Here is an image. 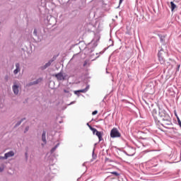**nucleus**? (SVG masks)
Instances as JSON below:
<instances>
[{
  "mask_svg": "<svg viewBox=\"0 0 181 181\" xmlns=\"http://www.w3.org/2000/svg\"><path fill=\"white\" fill-rule=\"evenodd\" d=\"M47 181H49L50 180V179H49V180H46Z\"/></svg>",
  "mask_w": 181,
  "mask_h": 181,
  "instance_id": "35",
  "label": "nucleus"
},
{
  "mask_svg": "<svg viewBox=\"0 0 181 181\" xmlns=\"http://www.w3.org/2000/svg\"><path fill=\"white\" fill-rule=\"evenodd\" d=\"M95 135L97 137H98L99 142H101V141H103V132H97Z\"/></svg>",
  "mask_w": 181,
  "mask_h": 181,
  "instance_id": "11",
  "label": "nucleus"
},
{
  "mask_svg": "<svg viewBox=\"0 0 181 181\" xmlns=\"http://www.w3.org/2000/svg\"><path fill=\"white\" fill-rule=\"evenodd\" d=\"M4 169H5V167H4V165H2L0 167V172H4Z\"/></svg>",
  "mask_w": 181,
  "mask_h": 181,
  "instance_id": "22",
  "label": "nucleus"
},
{
  "mask_svg": "<svg viewBox=\"0 0 181 181\" xmlns=\"http://www.w3.org/2000/svg\"><path fill=\"white\" fill-rule=\"evenodd\" d=\"M170 5H171V11H172V12H173V11H175V9H176V8H177V6H176V4H175V3H173V1L170 2Z\"/></svg>",
  "mask_w": 181,
  "mask_h": 181,
  "instance_id": "14",
  "label": "nucleus"
},
{
  "mask_svg": "<svg viewBox=\"0 0 181 181\" xmlns=\"http://www.w3.org/2000/svg\"><path fill=\"white\" fill-rule=\"evenodd\" d=\"M179 67H180V65L178 66V69H179Z\"/></svg>",
  "mask_w": 181,
  "mask_h": 181,
  "instance_id": "36",
  "label": "nucleus"
},
{
  "mask_svg": "<svg viewBox=\"0 0 181 181\" xmlns=\"http://www.w3.org/2000/svg\"><path fill=\"white\" fill-rule=\"evenodd\" d=\"M88 88H90V86H87L84 89H81L79 90H75L74 94L76 95L78 94V93H87L88 91Z\"/></svg>",
  "mask_w": 181,
  "mask_h": 181,
  "instance_id": "7",
  "label": "nucleus"
},
{
  "mask_svg": "<svg viewBox=\"0 0 181 181\" xmlns=\"http://www.w3.org/2000/svg\"><path fill=\"white\" fill-rule=\"evenodd\" d=\"M14 155H15V153L11 151H8V153H6L4 154V156H0V159L1 160H5V159H8V158H12V156H14Z\"/></svg>",
  "mask_w": 181,
  "mask_h": 181,
  "instance_id": "5",
  "label": "nucleus"
},
{
  "mask_svg": "<svg viewBox=\"0 0 181 181\" xmlns=\"http://www.w3.org/2000/svg\"><path fill=\"white\" fill-rule=\"evenodd\" d=\"M20 71H21V64L16 63V69H14V71H13V74H15V76H16V74H18V73H20Z\"/></svg>",
  "mask_w": 181,
  "mask_h": 181,
  "instance_id": "8",
  "label": "nucleus"
},
{
  "mask_svg": "<svg viewBox=\"0 0 181 181\" xmlns=\"http://www.w3.org/2000/svg\"><path fill=\"white\" fill-rule=\"evenodd\" d=\"M100 40V37L98 35H95L94 38L92 40V41L87 45V47L85 48V53L88 56H90L92 57L93 54H91L92 52H94V49H95L96 46H98V41Z\"/></svg>",
  "mask_w": 181,
  "mask_h": 181,
  "instance_id": "1",
  "label": "nucleus"
},
{
  "mask_svg": "<svg viewBox=\"0 0 181 181\" xmlns=\"http://www.w3.org/2000/svg\"><path fill=\"white\" fill-rule=\"evenodd\" d=\"M111 173L112 175H115V176H119V173H118L117 171H113Z\"/></svg>",
  "mask_w": 181,
  "mask_h": 181,
  "instance_id": "20",
  "label": "nucleus"
},
{
  "mask_svg": "<svg viewBox=\"0 0 181 181\" xmlns=\"http://www.w3.org/2000/svg\"><path fill=\"white\" fill-rule=\"evenodd\" d=\"M19 86H21V83H19V81L13 82L12 90L15 95H18V94H19Z\"/></svg>",
  "mask_w": 181,
  "mask_h": 181,
  "instance_id": "3",
  "label": "nucleus"
},
{
  "mask_svg": "<svg viewBox=\"0 0 181 181\" xmlns=\"http://www.w3.org/2000/svg\"><path fill=\"white\" fill-rule=\"evenodd\" d=\"M161 42H163V38L160 37Z\"/></svg>",
  "mask_w": 181,
  "mask_h": 181,
  "instance_id": "31",
  "label": "nucleus"
},
{
  "mask_svg": "<svg viewBox=\"0 0 181 181\" xmlns=\"http://www.w3.org/2000/svg\"><path fill=\"white\" fill-rule=\"evenodd\" d=\"M59 146L60 143L57 144L56 146L51 149L50 153H54L56 151V149H57V148H59Z\"/></svg>",
  "mask_w": 181,
  "mask_h": 181,
  "instance_id": "12",
  "label": "nucleus"
},
{
  "mask_svg": "<svg viewBox=\"0 0 181 181\" xmlns=\"http://www.w3.org/2000/svg\"><path fill=\"white\" fill-rule=\"evenodd\" d=\"M33 35L34 36H37V30L36 28L34 29Z\"/></svg>",
  "mask_w": 181,
  "mask_h": 181,
  "instance_id": "21",
  "label": "nucleus"
},
{
  "mask_svg": "<svg viewBox=\"0 0 181 181\" xmlns=\"http://www.w3.org/2000/svg\"><path fill=\"white\" fill-rule=\"evenodd\" d=\"M88 64V61H85V62H83V67H86Z\"/></svg>",
  "mask_w": 181,
  "mask_h": 181,
  "instance_id": "25",
  "label": "nucleus"
},
{
  "mask_svg": "<svg viewBox=\"0 0 181 181\" xmlns=\"http://www.w3.org/2000/svg\"><path fill=\"white\" fill-rule=\"evenodd\" d=\"M155 119V122L156 124H160V125H162L163 127V124L162 122H160V120L158 119V118L154 117Z\"/></svg>",
  "mask_w": 181,
  "mask_h": 181,
  "instance_id": "17",
  "label": "nucleus"
},
{
  "mask_svg": "<svg viewBox=\"0 0 181 181\" xmlns=\"http://www.w3.org/2000/svg\"><path fill=\"white\" fill-rule=\"evenodd\" d=\"M86 125H88V128L90 129H91V128H93V127H91V125H90V124H88V123H87V124Z\"/></svg>",
  "mask_w": 181,
  "mask_h": 181,
  "instance_id": "27",
  "label": "nucleus"
},
{
  "mask_svg": "<svg viewBox=\"0 0 181 181\" xmlns=\"http://www.w3.org/2000/svg\"><path fill=\"white\" fill-rule=\"evenodd\" d=\"M110 138H121V133H119L117 127H114L110 131Z\"/></svg>",
  "mask_w": 181,
  "mask_h": 181,
  "instance_id": "2",
  "label": "nucleus"
},
{
  "mask_svg": "<svg viewBox=\"0 0 181 181\" xmlns=\"http://www.w3.org/2000/svg\"><path fill=\"white\" fill-rule=\"evenodd\" d=\"M25 119H26V118H23V119H21V121H18L16 124V125H15V127H19V125H21V124H22V122H23V121H25Z\"/></svg>",
  "mask_w": 181,
  "mask_h": 181,
  "instance_id": "15",
  "label": "nucleus"
},
{
  "mask_svg": "<svg viewBox=\"0 0 181 181\" xmlns=\"http://www.w3.org/2000/svg\"><path fill=\"white\" fill-rule=\"evenodd\" d=\"M122 2H124V0H119V4L121 5L122 4Z\"/></svg>",
  "mask_w": 181,
  "mask_h": 181,
  "instance_id": "28",
  "label": "nucleus"
},
{
  "mask_svg": "<svg viewBox=\"0 0 181 181\" xmlns=\"http://www.w3.org/2000/svg\"><path fill=\"white\" fill-rule=\"evenodd\" d=\"M97 114H98V111L95 110L92 112V115H97Z\"/></svg>",
  "mask_w": 181,
  "mask_h": 181,
  "instance_id": "24",
  "label": "nucleus"
},
{
  "mask_svg": "<svg viewBox=\"0 0 181 181\" xmlns=\"http://www.w3.org/2000/svg\"><path fill=\"white\" fill-rule=\"evenodd\" d=\"M40 81H42V78H38L36 81H34L35 86H36V84H39V83H40Z\"/></svg>",
  "mask_w": 181,
  "mask_h": 181,
  "instance_id": "18",
  "label": "nucleus"
},
{
  "mask_svg": "<svg viewBox=\"0 0 181 181\" xmlns=\"http://www.w3.org/2000/svg\"><path fill=\"white\" fill-rule=\"evenodd\" d=\"M54 62V59H50L47 63H46L44 66H41V69L42 70H46V69H47V67H50V66L52 65V63H53Z\"/></svg>",
  "mask_w": 181,
  "mask_h": 181,
  "instance_id": "6",
  "label": "nucleus"
},
{
  "mask_svg": "<svg viewBox=\"0 0 181 181\" xmlns=\"http://www.w3.org/2000/svg\"><path fill=\"white\" fill-rule=\"evenodd\" d=\"M94 151H95V149H93V156H94Z\"/></svg>",
  "mask_w": 181,
  "mask_h": 181,
  "instance_id": "33",
  "label": "nucleus"
},
{
  "mask_svg": "<svg viewBox=\"0 0 181 181\" xmlns=\"http://www.w3.org/2000/svg\"><path fill=\"white\" fill-rule=\"evenodd\" d=\"M90 131H92L93 135H96L97 132H98V130L93 127H90Z\"/></svg>",
  "mask_w": 181,
  "mask_h": 181,
  "instance_id": "16",
  "label": "nucleus"
},
{
  "mask_svg": "<svg viewBox=\"0 0 181 181\" xmlns=\"http://www.w3.org/2000/svg\"><path fill=\"white\" fill-rule=\"evenodd\" d=\"M54 77H56L57 80H58V81H63L64 80H66V78L67 77V74H63V73L59 72L55 75H54Z\"/></svg>",
  "mask_w": 181,
  "mask_h": 181,
  "instance_id": "4",
  "label": "nucleus"
},
{
  "mask_svg": "<svg viewBox=\"0 0 181 181\" xmlns=\"http://www.w3.org/2000/svg\"><path fill=\"white\" fill-rule=\"evenodd\" d=\"M42 147L45 146V143L41 144Z\"/></svg>",
  "mask_w": 181,
  "mask_h": 181,
  "instance_id": "32",
  "label": "nucleus"
},
{
  "mask_svg": "<svg viewBox=\"0 0 181 181\" xmlns=\"http://www.w3.org/2000/svg\"><path fill=\"white\" fill-rule=\"evenodd\" d=\"M28 131H29V127H26V128H25V132H28Z\"/></svg>",
  "mask_w": 181,
  "mask_h": 181,
  "instance_id": "29",
  "label": "nucleus"
},
{
  "mask_svg": "<svg viewBox=\"0 0 181 181\" xmlns=\"http://www.w3.org/2000/svg\"><path fill=\"white\" fill-rule=\"evenodd\" d=\"M64 93H70V91L69 90L64 89Z\"/></svg>",
  "mask_w": 181,
  "mask_h": 181,
  "instance_id": "26",
  "label": "nucleus"
},
{
  "mask_svg": "<svg viewBox=\"0 0 181 181\" xmlns=\"http://www.w3.org/2000/svg\"><path fill=\"white\" fill-rule=\"evenodd\" d=\"M177 122H178V125L181 128V121H180V119L179 117H177Z\"/></svg>",
  "mask_w": 181,
  "mask_h": 181,
  "instance_id": "23",
  "label": "nucleus"
},
{
  "mask_svg": "<svg viewBox=\"0 0 181 181\" xmlns=\"http://www.w3.org/2000/svg\"><path fill=\"white\" fill-rule=\"evenodd\" d=\"M32 86H35L34 81L30 82L27 84V87H32Z\"/></svg>",
  "mask_w": 181,
  "mask_h": 181,
  "instance_id": "19",
  "label": "nucleus"
},
{
  "mask_svg": "<svg viewBox=\"0 0 181 181\" xmlns=\"http://www.w3.org/2000/svg\"><path fill=\"white\" fill-rule=\"evenodd\" d=\"M160 117H161V121H163L164 122H169V119H168L166 117V116L163 117V115H160V113L159 114Z\"/></svg>",
  "mask_w": 181,
  "mask_h": 181,
  "instance_id": "13",
  "label": "nucleus"
},
{
  "mask_svg": "<svg viewBox=\"0 0 181 181\" xmlns=\"http://www.w3.org/2000/svg\"><path fill=\"white\" fill-rule=\"evenodd\" d=\"M74 101H73V102H71L70 104H69L68 105H73V104H74Z\"/></svg>",
  "mask_w": 181,
  "mask_h": 181,
  "instance_id": "30",
  "label": "nucleus"
},
{
  "mask_svg": "<svg viewBox=\"0 0 181 181\" xmlns=\"http://www.w3.org/2000/svg\"><path fill=\"white\" fill-rule=\"evenodd\" d=\"M42 142H44L45 145H46V144H47V141L46 140V131L42 132Z\"/></svg>",
  "mask_w": 181,
  "mask_h": 181,
  "instance_id": "10",
  "label": "nucleus"
},
{
  "mask_svg": "<svg viewBox=\"0 0 181 181\" xmlns=\"http://www.w3.org/2000/svg\"><path fill=\"white\" fill-rule=\"evenodd\" d=\"M133 155H134V154H129V156H132Z\"/></svg>",
  "mask_w": 181,
  "mask_h": 181,
  "instance_id": "34",
  "label": "nucleus"
},
{
  "mask_svg": "<svg viewBox=\"0 0 181 181\" xmlns=\"http://www.w3.org/2000/svg\"><path fill=\"white\" fill-rule=\"evenodd\" d=\"M158 57L160 64H165V59L162 57V53H160V52H158Z\"/></svg>",
  "mask_w": 181,
  "mask_h": 181,
  "instance_id": "9",
  "label": "nucleus"
}]
</instances>
